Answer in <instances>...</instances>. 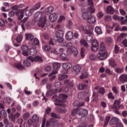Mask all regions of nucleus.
I'll list each match as a JSON object with an SVG mask.
<instances>
[{"label": "nucleus", "instance_id": "nucleus-25", "mask_svg": "<svg viewBox=\"0 0 127 127\" xmlns=\"http://www.w3.org/2000/svg\"><path fill=\"white\" fill-rule=\"evenodd\" d=\"M56 111L60 114H65L67 112V110L65 108H60V107H56Z\"/></svg>", "mask_w": 127, "mask_h": 127}, {"label": "nucleus", "instance_id": "nucleus-48", "mask_svg": "<svg viewBox=\"0 0 127 127\" xmlns=\"http://www.w3.org/2000/svg\"><path fill=\"white\" fill-rule=\"evenodd\" d=\"M51 117L52 118H55L56 119H61V117L59 115L56 114V113H51Z\"/></svg>", "mask_w": 127, "mask_h": 127}, {"label": "nucleus", "instance_id": "nucleus-18", "mask_svg": "<svg viewBox=\"0 0 127 127\" xmlns=\"http://www.w3.org/2000/svg\"><path fill=\"white\" fill-rule=\"evenodd\" d=\"M119 80L121 83H127V74H121L119 77Z\"/></svg>", "mask_w": 127, "mask_h": 127}, {"label": "nucleus", "instance_id": "nucleus-43", "mask_svg": "<svg viewBox=\"0 0 127 127\" xmlns=\"http://www.w3.org/2000/svg\"><path fill=\"white\" fill-rule=\"evenodd\" d=\"M29 117H30V113L29 112H27L23 115V119L24 121H26L27 119L29 118Z\"/></svg>", "mask_w": 127, "mask_h": 127}, {"label": "nucleus", "instance_id": "nucleus-55", "mask_svg": "<svg viewBox=\"0 0 127 127\" xmlns=\"http://www.w3.org/2000/svg\"><path fill=\"white\" fill-rule=\"evenodd\" d=\"M114 52L116 54H118V53L120 52V48H119V46L117 45H115Z\"/></svg>", "mask_w": 127, "mask_h": 127}, {"label": "nucleus", "instance_id": "nucleus-2", "mask_svg": "<svg viewBox=\"0 0 127 127\" xmlns=\"http://www.w3.org/2000/svg\"><path fill=\"white\" fill-rule=\"evenodd\" d=\"M97 57L99 60H105L107 58V50L105 47L104 43H101L100 48L99 50V53L97 54Z\"/></svg>", "mask_w": 127, "mask_h": 127}, {"label": "nucleus", "instance_id": "nucleus-51", "mask_svg": "<svg viewBox=\"0 0 127 127\" xmlns=\"http://www.w3.org/2000/svg\"><path fill=\"white\" fill-rule=\"evenodd\" d=\"M4 101H5V102L6 103V104H9L11 103V98H10V97H5L4 98Z\"/></svg>", "mask_w": 127, "mask_h": 127}, {"label": "nucleus", "instance_id": "nucleus-12", "mask_svg": "<svg viewBox=\"0 0 127 127\" xmlns=\"http://www.w3.org/2000/svg\"><path fill=\"white\" fill-rule=\"evenodd\" d=\"M72 65L71 63H64L62 64V68L64 70H66L67 71L64 73V74H67L68 70L72 68Z\"/></svg>", "mask_w": 127, "mask_h": 127}, {"label": "nucleus", "instance_id": "nucleus-21", "mask_svg": "<svg viewBox=\"0 0 127 127\" xmlns=\"http://www.w3.org/2000/svg\"><path fill=\"white\" fill-rule=\"evenodd\" d=\"M49 19L52 21V22H54L57 20V15L56 13H54L53 14H51L49 16Z\"/></svg>", "mask_w": 127, "mask_h": 127}, {"label": "nucleus", "instance_id": "nucleus-64", "mask_svg": "<svg viewBox=\"0 0 127 127\" xmlns=\"http://www.w3.org/2000/svg\"><path fill=\"white\" fill-rule=\"evenodd\" d=\"M108 99H112L115 100V96L113 95V92H109L108 93Z\"/></svg>", "mask_w": 127, "mask_h": 127}, {"label": "nucleus", "instance_id": "nucleus-31", "mask_svg": "<svg viewBox=\"0 0 127 127\" xmlns=\"http://www.w3.org/2000/svg\"><path fill=\"white\" fill-rule=\"evenodd\" d=\"M110 120H111V116H107L105 117V120L103 125V127H107V126H108V124H109V122H110Z\"/></svg>", "mask_w": 127, "mask_h": 127}, {"label": "nucleus", "instance_id": "nucleus-47", "mask_svg": "<svg viewBox=\"0 0 127 127\" xmlns=\"http://www.w3.org/2000/svg\"><path fill=\"white\" fill-rule=\"evenodd\" d=\"M23 64L24 66L25 67H30L31 66V64H30V62L26 60L24 61Z\"/></svg>", "mask_w": 127, "mask_h": 127}, {"label": "nucleus", "instance_id": "nucleus-6", "mask_svg": "<svg viewBox=\"0 0 127 127\" xmlns=\"http://www.w3.org/2000/svg\"><path fill=\"white\" fill-rule=\"evenodd\" d=\"M60 67H61V64H60V63H54L53 68L55 70H53L52 72L49 74V77H50V76H52L53 75H55V74H57V73H58L57 70L59 69L60 68Z\"/></svg>", "mask_w": 127, "mask_h": 127}, {"label": "nucleus", "instance_id": "nucleus-5", "mask_svg": "<svg viewBox=\"0 0 127 127\" xmlns=\"http://www.w3.org/2000/svg\"><path fill=\"white\" fill-rule=\"evenodd\" d=\"M81 28L83 31H85L86 34H92L93 33V30H94V27L93 26H84V25H81Z\"/></svg>", "mask_w": 127, "mask_h": 127}, {"label": "nucleus", "instance_id": "nucleus-23", "mask_svg": "<svg viewBox=\"0 0 127 127\" xmlns=\"http://www.w3.org/2000/svg\"><path fill=\"white\" fill-rule=\"evenodd\" d=\"M54 10V8L52 6H49L45 10V13L46 14H50L52 13V11Z\"/></svg>", "mask_w": 127, "mask_h": 127}, {"label": "nucleus", "instance_id": "nucleus-39", "mask_svg": "<svg viewBox=\"0 0 127 127\" xmlns=\"http://www.w3.org/2000/svg\"><path fill=\"white\" fill-rule=\"evenodd\" d=\"M57 38L58 42L59 43H62V46H65V45H66V42H63L64 41V39H63V37H60Z\"/></svg>", "mask_w": 127, "mask_h": 127}, {"label": "nucleus", "instance_id": "nucleus-63", "mask_svg": "<svg viewBox=\"0 0 127 127\" xmlns=\"http://www.w3.org/2000/svg\"><path fill=\"white\" fill-rule=\"evenodd\" d=\"M97 16L98 18H102L104 16V13L101 11L98 12L97 14Z\"/></svg>", "mask_w": 127, "mask_h": 127}, {"label": "nucleus", "instance_id": "nucleus-20", "mask_svg": "<svg viewBox=\"0 0 127 127\" xmlns=\"http://www.w3.org/2000/svg\"><path fill=\"white\" fill-rule=\"evenodd\" d=\"M118 123H119V118L113 117L110 120L109 125H110V126H114V125H116V124H118Z\"/></svg>", "mask_w": 127, "mask_h": 127}, {"label": "nucleus", "instance_id": "nucleus-19", "mask_svg": "<svg viewBox=\"0 0 127 127\" xmlns=\"http://www.w3.org/2000/svg\"><path fill=\"white\" fill-rule=\"evenodd\" d=\"M73 37L74 35H73V32L72 31H69L65 34V38L67 40H72Z\"/></svg>", "mask_w": 127, "mask_h": 127}, {"label": "nucleus", "instance_id": "nucleus-30", "mask_svg": "<svg viewBox=\"0 0 127 127\" xmlns=\"http://www.w3.org/2000/svg\"><path fill=\"white\" fill-rule=\"evenodd\" d=\"M30 54L32 55V56H35L37 54V51L35 48H31L30 49Z\"/></svg>", "mask_w": 127, "mask_h": 127}, {"label": "nucleus", "instance_id": "nucleus-13", "mask_svg": "<svg viewBox=\"0 0 127 127\" xmlns=\"http://www.w3.org/2000/svg\"><path fill=\"white\" fill-rule=\"evenodd\" d=\"M87 22L90 23V24H93L97 21L96 17L95 15L92 14L89 15V17L87 19Z\"/></svg>", "mask_w": 127, "mask_h": 127}, {"label": "nucleus", "instance_id": "nucleus-59", "mask_svg": "<svg viewBox=\"0 0 127 127\" xmlns=\"http://www.w3.org/2000/svg\"><path fill=\"white\" fill-rule=\"evenodd\" d=\"M112 90L114 94H119V89L116 86H113Z\"/></svg>", "mask_w": 127, "mask_h": 127}, {"label": "nucleus", "instance_id": "nucleus-15", "mask_svg": "<svg viewBox=\"0 0 127 127\" xmlns=\"http://www.w3.org/2000/svg\"><path fill=\"white\" fill-rule=\"evenodd\" d=\"M67 50H66V53L68 55H71L73 51V45L71 43H68L66 45Z\"/></svg>", "mask_w": 127, "mask_h": 127}, {"label": "nucleus", "instance_id": "nucleus-61", "mask_svg": "<svg viewBox=\"0 0 127 127\" xmlns=\"http://www.w3.org/2000/svg\"><path fill=\"white\" fill-rule=\"evenodd\" d=\"M86 40L88 42H90V41H93V37L91 35L87 36Z\"/></svg>", "mask_w": 127, "mask_h": 127}, {"label": "nucleus", "instance_id": "nucleus-11", "mask_svg": "<svg viewBox=\"0 0 127 127\" xmlns=\"http://www.w3.org/2000/svg\"><path fill=\"white\" fill-rule=\"evenodd\" d=\"M81 69L82 67L79 64H76L73 67V73L75 75H79L81 73Z\"/></svg>", "mask_w": 127, "mask_h": 127}, {"label": "nucleus", "instance_id": "nucleus-57", "mask_svg": "<svg viewBox=\"0 0 127 127\" xmlns=\"http://www.w3.org/2000/svg\"><path fill=\"white\" fill-rule=\"evenodd\" d=\"M21 49L23 52L26 51L28 50V47L26 45H22L21 47Z\"/></svg>", "mask_w": 127, "mask_h": 127}, {"label": "nucleus", "instance_id": "nucleus-46", "mask_svg": "<svg viewBox=\"0 0 127 127\" xmlns=\"http://www.w3.org/2000/svg\"><path fill=\"white\" fill-rule=\"evenodd\" d=\"M67 78H68V75L63 74H60L59 75V80H60V81L64 80V79H66Z\"/></svg>", "mask_w": 127, "mask_h": 127}, {"label": "nucleus", "instance_id": "nucleus-44", "mask_svg": "<svg viewBox=\"0 0 127 127\" xmlns=\"http://www.w3.org/2000/svg\"><path fill=\"white\" fill-rule=\"evenodd\" d=\"M41 6V4L40 2L37 3L32 8L33 10H37Z\"/></svg>", "mask_w": 127, "mask_h": 127}, {"label": "nucleus", "instance_id": "nucleus-17", "mask_svg": "<svg viewBox=\"0 0 127 127\" xmlns=\"http://www.w3.org/2000/svg\"><path fill=\"white\" fill-rule=\"evenodd\" d=\"M122 102V99H116L113 103L112 109H117Z\"/></svg>", "mask_w": 127, "mask_h": 127}, {"label": "nucleus", "instance_id": "nucleus-14", "mask_svg": "<svg viewBox=\"0 0 127 127\" xmlns=\"http://www.w3.org/2000/svg\"><path fill=\"white\" fill-rule=\"evenodd\" d=\"M24 10L22 9L17 10L16 12V15H18V19L19 20H21L22 18H23V17L24 16Z\"/></svg>", "mask_w": 127, "mask_h": 127}, {"label": "nucleus", "instance_id": "nucleus-42", "mask_svg": "<svg viewBox=\"0 0 127 127\" xmlns=\"http://www.w3.org/2000/svg\"><path fill=\"white\" fill-rule=\"evenodd\" d=\"M7 116L6 112L4 110H1L0 112V118H5Z\"/></svg>", "mask_w": 127, "mask_h": 127}, {"label": "nucleus", "instance_id": "nucleus-24", "mask_svg": "<svg viewBox=\"0 0 127 127\" xmlns=\"http://www.w3.org/2000/svg\"><path fill=\"white\" fill-rule=\"evenodd\" d=\"M113 18L114 20H118L119 21H122V20H124L125 19V17H120L119 15L117 14H114L113 16Z\"/></svg>", "mask_w": 127, "mask_h": 127}, {"label": "nucleus", "instance_id": "nucleus-9", "mask_svg": "<svg viewBox=\"0 0 127 127\" xmlns=\"http://www.w3.org/2000/svg\"><path fill=\"white\" fill-rule=\"evenodd\" d=\"M99 49V44L98 43V41L95 40L92 41L91 43V50L93 52H96L98 51Z\"/></svg>", "mask_w": 127, "mask_h": 127}, {"label": "nucleus", "instance_id": "nucleus-34", "mask_svg": "<svg viewBox=\"0 0 127 127\" xmlns=\"http://www.w3.org/2000/svg\"><path fill=\"white\" fill-rule=\"evenodd\" d=\"M22 39H23V36H22V35H18L15 39L16 41H17V43H21Z\"/></svg>", "mask_w": 127, "mask_h": 127}, {"label": "nucleus", "instance_id": "nucleus-33", "mask_svg": "<svg viewBox=\"0 0 127 127\" xmlns=\"http://www.w3.org/2000/svg\"><path fill=\"white\" fill-rule=\"evenodd\" d=\"M115 71L116 73L122 74V73H124V67L121 68L117 67L115 69Z\"/></svg>", "mask_w": 127, "mask_h": 127}, {"label": "nucleus", "instance_id": "nucleus-56", "mask_svg": "<svg viewBox=\"0 0 127 127\" xmlns=\"http://www.w3.org/2000/svg\"><path fill=\"white\" fill-rule=\"evenodd\" d=\"M104 19L105 21H111V20H112V16L109 15H107L105 16Z\"/></svg>", "mask_w": 127, "mask_h": 127}, {"label": "nucleus", "instance_id": "nucleus-37", "mask_svg": "<svg viewBox=\"0 0 127 127\" xmlns=\"http://www.w3.org/2000/svg\"><path fill=\"white\" fill-rule=\"evenodd\" d=\"M95 31L97 34H102L103 33L102 29H101V28L99 26H96L95 28Z\"/></svg>", "mask_w": 127, "mask_h": 127}, {"label": "nucleus", "instance_id": "nucleus-32", "mask_svg": "<svg viewBox=\"0 0 127 127\" xmlns=\"http://www.w3.org/2000/svg\"><path fill=\"white\" fill-rule=\"evenodd\" d=\"M32 119L35 124H37V123L39 122V116H38V115L37 114H34L33 115Z\"/></svg>", "mask_w": 127, "mask_h": 127}, {"label": "nucleus", "instance_id": "nucleus-29", "mask_svg": "<svg viewBox=\"0 0 127 127\" xmlns=\"http://www.w3.org/2000/svg\"><path fill=\"white\" fill-rule=\"evenodd\" d=\"M64 85L68 86V87H73V82H72V81L69 79H65L64 81Z\"/></svg>", "mask_w": 127, "mask_h": 127}, {"label": "nucleus", "instance_id": "nucleus-53", "mask_svg": "<svg viewBox=\"0 0 127 127\" xmlns=\"http://www.w3.org/2000/svg\"><path fill=\"white\" fill-rule=\"evenodd\" d=\"M96 58H97V57L94 54H91L89 55V59H90L91 61L96 60Z\"/></svg>", "mask_w": 127, "mask_h": 127}, {"label": "nucleus", "instance_id": "nucleus-62", "mask_svg": "<svg viewBox=\"0 0 127 127\" xmlns=\"http://www.w3.org/2000/svg\"><path fill=\"white\" fill-rule=\"evenodd\" d=\"M112 41H113V39L111 37H108L106 39V42L107 44H110L112 43Z\"/></svg>", "mask_w": 127, "mask_h": 127}, {"label": "nucleus", "instance_id": "nucleus-54", "mask_svg": "<svg viewBox=\"0 0 127 127\" xmlns=\"http://www.w3.org/2000/svg\"><path fill=\"white\" fill-rule=\"evenodd\" d=\"M88 10L90 13H94L95 11V8L93 7V5H90L89 7H88Z\"/></svg>", "mask_w": 127, "mask_h": 127}, {"label": "nucleus", "instance_id": "nucleus-1", "mask_svg": "<svg viewBox=\"0 0 127 127\" xmlns=\"http://www.w3.org/2000/svg\"><path fill=\"white\" fill-rule=\"evenodd\" d=\"M68 98V96L65 94H60L59 96V99H57V95H55L52 97L54 101H55L56 103H55V106H60V107H64V102H66V99Z\"/></svg>", "mask_w": 127, "mask_h": 127}, {"label": "nucleus", "instance_id": "nucleus-41", "mask_svg": "<svg viewBox=\"0 0 127 127\" xmlns=\"http://www.w3.org/2000/svg\"><path fill=\"white\" fill-rule=\"evenodd\" d=\"M78 50H77V48H76L74 46H73V49H72V53L75 57H77V56L78 55Z\"/></svg>", "mask_w": 127, "mask_h": 127}, {"label": "nucleus", "instance_id": "nucleus-7", "mask_svg": "<svg viewBox=\"0 0 127 127\" xmlns=\"http://www.w3.org/2000/svg\"><path fill=\"white\" fill-rule=\"evenodd\" d=\"M43 18V14L41 11H37L34 16V19L36 22L39 21Z\"/></svg>", "mask_w": 127, "mask_h": 127}, {"label": "nucleus", "instance_id": "nucleus-3", "mask_svg": "<svg viewBox=\"0 0 127 127\" xmlns=\"http://www.w3.org/2000/svg\"><path fill=\"white\" fill-rule=\"evenodd\" d=\"M76 115H78L80 117H85L88 115V110L81 108H76L71 112V116L73 117H75Z\"/></svg>", "mask_w": 127, "mask_h": 127}, {"label": "nucleus", "instance_id": "nucleus-49", "mask_svg": "<svg viewBox=\"0 0 127 127\" xmlns=\"http://www.w3.org/2000/svg\"><path fill=\"white\" fill-rule=\"evenodd\" d=\"M98 92L99 94H101V95H104L105 93H106V90H105V88L100 87L98 90Z\"/></svg>", "mask_w": 127, "mask_h": 127}, {"label": "nucleus", "instance_id": "nucleus-8", "mask_svg": "<svg viewBox=\"0 0 127 127\" xmlns=\"http://www.w3.org/2000/svg\"><path fill=\"white\" fill-rule=\"evenodd\" d=\"M27 60H30L31 62H38V63H41L43 60L39 56H36L35 58L32 57H28L27 58Z\"/></svg>", "mask_w": 127, "mask_h": 127}, {"label": "nucleus", "instance_id": "nucleus-16", "mask_svg": "<svg viewBox=\"0 0 127 127\" xmlns=\"http://www.w3.org/2000/svg\"><path fill=\"white\" fill-rule=\"evenodd\" d=\"M115 8H113V7L111 5H108L106 7V13L107 14H114L115 12Z\"/></svg>", "mask_w": 127, "mask_h": 127}, {"label": "nucleus", "instance_id": "nucleus-50", "mask_svg": "<svg viewBox=\"0 0 127 127\" xmlns=\"http://www.w3.org/2000/svg\"><path fill=\"white\" fill-rule=\"evenodd\" d=\"M74 106H76V107H82L83 106H84V103H82V104H81L80 103V101H75L74 102Z\"/></svg>", "mask_w": 127, "mask_h": 127}, {"label": "nucleus", "instance_id": "nucleus-10", "mask_svg": "<svg viewBox=\"0 0 127 127\" xmlns=\"http://www.w3.org/2000/svg\"><path fill=\"white\" fill-rule=\"evenodd\" d=\"M46 20H47L46 16L44 15L42 19L39 21V22L38 23V25L39 27L43 28L44 27V26H45V24H46V22H47Z\"/></svg>", "mask_w": 127, "mask_h": 127}, {"label": "nucleus", "instance_id": "nucleus-40", "mask_svg": "<svg viewBox=\"0 0 127 127\" xmlns=\"http://www.w3.org/2000/svg\"><path fill=\"white\" fill-rule=\"evenodd\" d=\"M34 10L31 8L30 9H28L25 11V14L27 16H30L31 14H32V12H33Z\"/></svg>", "mask_w": 127, "mask_h": 127}, {"label": "nucleus", "instance_id": "nucleus-28", "mask_svg": "<svg viewBox=\"0 0 127 127\" xmlns=\"http://www.w3.org/2000/svg\"><path fill=\"white\" fill-rule=\"evenodd\" d=\"M81 16L84 20H87L90 17V14H89V12H85L82 13Z\"/></svg>", "mask_w": 127, "mask_h": 127}, {"label": "nucleus", "instance_id": "nucleus-26", "mask_svg": "<svg viewBox=\"0 0 127 127\" xmlns=\"http://www.w3.org/2000/svg\"><path fill=\"white\" fill-rule=\"evenodd\" d=\"M26 40L32 41L34 39V36L31 34H25Z\"/></svg>", "mask_w": 127, "mask_h": 127}, {"label": "nucleus", "instance_id": "nucleus-58", "mask_svg": "<svg viewBox=\"0 0 127 127\" xmlns=\"http://www.w3.org/2000/svg\"><path fill=\"white\" fill-rule=\"evenodd\" d=\"M88 73L86 72H84L82 73V75L80 76L81 79H85V78H87Z\"/></svg>", "mask_w": 127, "mask_h": 127}, {"label": "nucleus", "instance_id": "nucleus-36", "mask_svg": "<svg viewBox=\"0 0 127 127\" xmlns=\"http://www.w3.org/2000/svg\"><path fill=\"white\" fill-rule=\"evenodd\" d=\"M80 42L81 45H83V46H84V47H86V48L89 47V45L88 44V43L86 42V40L82 39L80 40Z\"/></svg>", "mask_w": 127, "mask_h": 127}, {"label": "nucleus", "instance_id": "nucleus-35", "mask_svg": "<svg viewBox=\"0 0 127 127\" xmlns=\"http://www.w3.org/2000/svg\"><path fill=\"white\" fill-rule=\"evenodd\" d=\"M87 87H88L87 84H79L77 85L78 90H85V89H87Z\"/></svg>", "mask_w": 127, "mask_h": 127}, {"label": "nucleus", "instance_id": "nucleus-52", "mask_svg": "<svg viewBox=\"0 0 127 127\" xmlns=\"http://www.w3.org/2000/svg\"><path fill=\"white\" fill-rule=\"evenodd\" d=\"M50 49H51V47L50 45H45L43 47L44 51H50Z\"/></svg>", "mask_w": 127, "mask_h": 127}, {"label": "nucleus", "instance_id": "nucleus-4", "mask_svg": "<svg viewBox=\"0 0 127 127\" xmlns=\"http://www.w3.org/2000/svg\"><path fill=\"white\" fill-rule=\"evenodd\" d=\"M78 98L79 100H83L84 102L90 101V94L89 93L80 92L78 95Z\"/></svg>", "mask_w": 127, "mask_h": 127}, {"label": "nucleus", "instance_id": "nucleus-45", "mask_svg": "<svg viewBox=\"0 0 127 127\" xmlns=\"http://www.w3.org/2000/svg\"><path fill=\"white\" fill-rule=\"evenodd\" d=\"M16 68H17V69H19V70H23L24 69V67L22 66V64L20 63H18L15 65Z\"/></svg>", "mask_w": 127, "mask_h": 127}, {"label": "nucleus", "instance_id": "nucleus-60", "mask_svg": "<svg viewBox=\"0 0 127 127\" xmlns=\"http://www.w3.org/2000/svg\"><path fill=\"white\" fill-rule=\"evenodd\" d=\"M50 126H56V123L53 118H51L50 120Z\"/></svg>", "mask_w": 127, "mask_h": 127}, {"label": "nucleus", "instance_id": "nucleus-27", "mask_svg": "<svg viewBox=\"0 0 127 127\" xmlns=\"http://www.w3.org/2000/svg\"><path fill=\"white\" fill-rule=\"evenodd\" d=\"M109 65H110L113 68H115L116 67H117V63H116V62L115 61V60H113V59H110L109 60Z\"/></svg>", "mask_w": 127, "mask_h": 127}, {"label": "nucleus", "instance_id": "nucleus-38", "mask_svg": "<svg viewBox=\"0 0 127 127\" xmlns=\"http://www.w3.org/2000/svg\"><path fill=\"white\" fill-rule=\"evenodd\" d=\"M53 95H54V90H53V89H51L49 91H47V93H46L47 97L53 96Z\"/></svg>", "mask_w": 127, "mask_h": 127}, {"label": "nucleus", "instance_id": "nucleus-22", "mask_svg": "<svg viewBox=\"0 0 127 127\" xmlns=\"http://www.w3.org/2000/svg\"><path fill=\"white\" fill-rule=\"evenodd\" d=\"M56 35L57 38L63 37V36H64V31H63L62 30H59L56 32Z\"/></svg>", "mask_w": 127, "mask_h": 127}]
</instances>
